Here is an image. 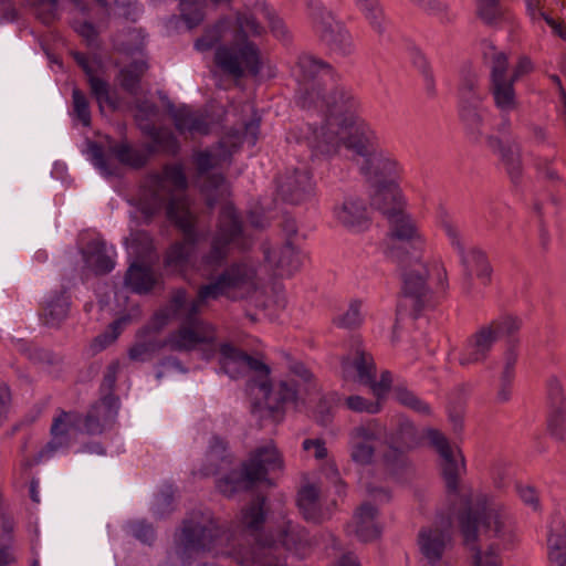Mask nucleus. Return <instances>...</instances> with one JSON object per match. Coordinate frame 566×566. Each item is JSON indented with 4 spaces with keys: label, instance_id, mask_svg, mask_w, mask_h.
Listing matches in <instances>:
<instances>
[{
    "label": "nucleus",
    "instance_id": "1",
    "mask_svg": "<svg viewBox=\"0 0 566 566\" xmlns=\"http://www.w3.org/2000/svg\"><path fill=\"white\" fill-rule=\"evenodd\" d=\"M188 186L181 165H167L160 174H150L140 191L137 212L144 222L166 208L168 220L174 222L185 235L184 241L175 242L166 251L165 268L187 277L190 272L202 276L218 269L229 256L232 248H248L242 223L231 203H226L220 212L217 230L210 241V249L198 256L195 249L201 239L197 230V217L192 201L185 195Z\"/></svg>",
    "mask_w": 566,
    "mask_h": 566
},
{
    "label": "nucleus",
    "instance_id": "2",
    "mask_svg": "<svg viewBox=\"0 0 566 566\" xmlns=\"http://www.w3.org/2000/svg\"><path fill=\"white\" fill-rule=\"evenodd\" d=\"M265 499L256 497L241 511L232 530L219 526L211 511L197 509L187 514L175 534V546L180 554L209 552L231 556L243 566H284L275 553L283 548L305 557L311 548L306 531L285 516L277 526L276 537L261 538L265 518Z\"/></svg>",
    "mask_w": 566,
    "mask_h": 566
},
{
    "label": "nucleus",
    "instance_id": "3",
    "mask_svg": "<svg viewBox=\"0 0 566 566\" xmlns=\"http://www.w3.org/2000/svg\"><path fill=\"white\" fill-rule=\"evenodd\" d=\"M258 289V265L243 259L232 262L212 281L201 285L197 298L191 302L187 301L185 290L176 291L169 306L155 313L149 324L138 332L137 342L128 350L129 358L147 361L166 346L171 350L188 352L201 344H212L214 327L198 318L200 307L220 297L244 300Z\"/></svg>",
    "mask_w": 566,
    "mask_h": 566
},
{
    "label": "nucleus",
    "instance_id": "4",
    "mask_svg": "<svg viewBox=\"0 0 566 566\" xmlns=\"http://www.w3.org/2000/svg\"><path fill=\"white\" fill-rule=\"evenodd\" d=\"M295 75L300 83L305 84L319 77L311 91L300 97L304 108H314L322 122L310 123L303 132V138L314 156L332 158L345 147L365 161L377 148L380 138L376 129L361 117V103L352 91L337 85L328 88L327 83L334 81V73L328 64L313 55L298 57Z\"/></svg>",
    "mask_w": 566,
    "mask_h": 566
},
{
    "label": "nucleus",
    "instance_id": "5",
    "mask_svg": "<svg viewBox=\"0 0 566 566\" xmlns=\"http://www.w3.org/2000/svg\"><path fill=\"white\" fill-rule=\"evenodd\" d=\"M426 437L440 457V465L448 491L453 494L459 507L460 532L464 545L475 551L474 566H502L500 551L512 549L517 543L515 527L504 505L493 495L458 490L459 476L465 471L464 457L458 447L436 429H427Z\"/></svg>",
    "mask_w": 566,
    "mask_h": 566
},
{
    "label": "nucleus",
    "instance_id": "6",
    "mask_svg": "<svg viewBox=\"0 0 566 566\" xmlns=\"http://www.w3.org/2000/svg\"><path fill=\"white\" fill-rule=\"evenodd\" d=\"M255 14L268 20L275 38L285 39L287 31L282 20L262 0H258L255 13L247 11L235 19L222 18L207 29L195 42L196 50L206 52L213 49L216 67L235 81L245 76L256 77L263 67V59L259 45L250 38L261 36L264 28Z\"/></svg>",
    "mask_w": 566,
    "mask_h": 566
},
{
    "label": "nucleus",
    "instance_id": "7",
    "mask_svg": "<svg viewBox=\"0 0 566 566\" xmlns=\"http://www.w3.org/2000/svg\"><path fill=\"white\" fill-rule=\"evenodd\" d=\"M220 365L232 379L249 377L247 391L252 399L251 412L260 420L280 422L287 407L301 411L316 388L312 373L298 361L291 364L285 378L270 386V368L230 344L220 347Z\"/></svg>",
    "mask_w": 566,
    "mask_h": 566
},
{
    "label": "nucleus",
    "instance_id": "8",
    "mask_svg": "<svg viewBox=\"0 0 566 566\" xmlns=\"http://www.w3.org/2000/svg\"><path fill=\"white\" fill-rule=\"evenodd\" d=\"M387 195L389 200L381 201L380 195H377L371 205L386 216L389 223L381 250L401 268L402 298L398 310L411 308L418 315L431 297L426 283L428 271L423 263L428 240L413 217L406 212L401 190L391 188Z\"/></svg>",
    "mask_w": 566,
    "mask_h": 566
},
{
    "label": "nucleus",
    "instance_id": "9",
    "mask_svg": "<svg viewBox=\"0 0 566 566\" xmlns=\"http://www.w3.org/2000/svg\"><path fill=\"white\" fill-rule=\"evenodd\" d=\"M206 459L207 464L200 470V475H219L217 489L226 496L247 490L255 482L266 481L268 474L281 471L283 467L282 457L272 441L251 452L240 471L231 468L232 458L219 437L210 440Z\"/></svg>",
    "mask_w": 566,
    "mask_h": 566
},
{
    "label": "nucleus",
    "instance_id": "10",
    "mask_svg": "<svg viewBox=\"0 0 566 566\" xmlns=\"http://www.w3.org/2000/svg\"><path fill=\"white\" fill-rule=\"evenodd\" d=\"M260 122V117H253L240 130H228L214 146L193 153L192 159L197 168L196 185L205 196L208 206L213 207L230 195V187L224 176L219 172L211 174V171L229 166L233 156L244 144L255 146Z\"/></svg>",
    "mask_w": 566,
    "mask_h": 566
},
{
    "label": "nucleus",
    "instance_id": "11",
    "mask_svg": "<svg viewBox=\"0 0 566 566\" xmlns=\"http://www.w3.org/2000/svg\"><path fill=\"white\" fill-rule=\"evenodd\" d=\"M118 409V398L109 392L91 407L84 419L76 412L61 411L52 422V438L39 452L36 461L46 460L59 450L66 448L70 444L71 436L81 430V423L87 434L103 433L115 422Z\"/></svg>",
    "mask_w": 566,
    "mask_h": 566
},
{
    "label": "nucleus",
    "instance_id": "12",
    "mask_svg": "<svg viewBox=\"0 0 566 566\" xmlns=\"http://www.w3.org/2000/svg\"><path fill=\"white\" fill-rule=\"evenodd\" d=\"M340 370L344 381L369 386L377 397V401L387 395L392 382L389 371L381 373L380 379L376 381V367L373 356L359 339L352 342L348 354L342 358Z\"/></svg>",
    "mask_w": 566,
    "mask_h": 566
},
{
    "label": "nucleus",
    "instance_id": "13",
    "mask_svg": "<svg viewBox=\"0 0 566 566\" xmlns=\"http://www.w3.org/2000/svg\"><path fill=\"white\" fill-rule=\"evenodd\" d=\"M484 57L490 64L489 91L494 106L502 116H507L520 106L515 82L509 77V57L493 46L484 52Z\"/></svg>",
    "mask_w": 566,
    "mask_h": 566
},
{
    "label": "nucleus",
    "instance_id": "14",
    "mask_svg": "<svg viewBox=\"0 0 566 566\" xmlns=\"http://www.w3.org/2000/svg\"><path fill=\"white\" fill-rule=\"evenodd\" d=\"M359 165L361 172L375 184L370 197V205H373V199L377 195H380L381 201H386L389 200L387 192H389L391 188L400 190L398 179L403 172V167L389 151L379 147L375 154L365 159V161H359Z\"/></svg>",
    "mask_w": 566,
    "mask_h": 566
},
{
    "label": "nucleus",
    "instance_id": "15",
    "mask_svg": "<svg viewBox=\"0 0 566 566\" xmlns=\"http://www.w3.org/2000/svg\"><path fill=\"white\" fill-rule=\"evenodd\" d=\"M438 226L444 231L451 247L458 252L461 262L469 274H475L481 279H489L491 268L485 254L474 248H469L459 229L458 223L444 209H440L437 216Z\"/></svg>",
    "mask_w": 566,
    "mask_h": 566
},
{
    "label": "nucleus",
    "instance_id": "16",
    "mask_svg": "<svg viewBox=\"0 0 566 566\" xmlns=\"http://www.w3.org/2000/svg\"><path fill=\"white\" fill-rule=\"evenodd\" d=\"M382 431L384 428L377 420H370L348 432V452L356 465L367 467L373 463L375 443L380 439Z\"/></svg>",
    "mask_w": 566,
    "mask_h": 566
},
{
    "label": "nucleus",
    "instance_id": "17",
    "mask_svg": "<svg viewBox=\"0 0 566 566\" xmlns=\"http://www.w3.org/2000/svg\"><path fill=\"white\" fill-rule=\"evenodd\" d=\"M315 32L331 50L346 55L353 51V40L342 23L336 21L322 6H316L312 12Z\"/></svg>",
    "mask_w": 566,
    "mask_h": 566
},
{
    "label": "nucleus",
    "instance_id": "18",
    "mask_svg": "<svg viewBox=\"0 0 566 566\" xmlns=\"http://www.w3.org/2000/svg\"><path fill=\"white\" fill-rule=\"evenodd\" d=\"M419 549L422 557L431 565L441 562L446 552L452 545L451 520L424 527L418 536Z\"/></svg>",
    "mask_w": 566,
    "mask_h": 566
},
{
    "label": "nucleus",
    "instance_id": "19",
    "mask_svg": "<svg viewBox=\"0 0 566 566\" xmlns=\"http://www.w3.org/2000/svg\"><path fill=\"white\" fill-rule=\"evenodd\" d=\"M421 436L415 424L402 420L397 430L388 438V451L384 455L387 465L396 467L405 462V453L420 444Z\"/></svg>",
    "mask_w": 566,
    "mask_h": 566
},
{
    "label": "nucleus",
    "instance_id": "20",
    "mask_svg": "<svg viewBox=\"0 0 566 566\" xmlns=\"http://www.w3.org/2000/svg\"><path fill=\"white\" fill-rule=\"evenodd\" d=\"M277 192L282 200L296 205L314 196L315 184L308 170L295 169L280 179Z\"/></svg>",
    "mask_w": 566,
    "mask_h": 566
},
{
    "label": "nucleus",
    "instance_id": "21",
    "mask_svg": "<svg viewBox=\"0 0 566 566\" xmlns=\"http://www.w3.org/2000/svg\"><path fill=\"white\" fill-rule=\"evenodd\" d=\"M334 219L352 232H361L369 228L370 218L365 203L355 196L345 197L332 210Z\"/></svg>",
    "mask_w": 566,
    "mask_h": 566
},
{
    "label": "nucleus",
    "instance_id": "22",
    "mask_svg": "<svg viewBox=\"0 0 566 566\" xmlns=\"http://www.w3.org/2000/svg\"><path fill=\"white\" fill-rule=\"evenodd\" d=\"M264 260L269 268L279 276H290L296 272L303 262V254L291 242L282 247L263 249Z\"/></svg>",
    "mask_w": 566,
    "mask_h": 566
},
{
    "label": "nucleus",
    "instance_id": "23",
    "mask_svg": "<svg viewBox=\"0 0 566 566\" xmlns=\"http://www.w3.org/2000/svg\"><path fill=\"white\" fill-rule=\"evenodd\" d=\"M496 340V335L492 327H488V325L482 326L463 345L458 357L460 365L469 366L483 361Z\"/></svg>",
    "mask_w": 566,
    "mask_h": 566
},
{
    "label": "nucleus",
    "instance_id": "24",
    "mask_svg": "<svg viewBox=\"0 0 566 566\" xmlns=\"http://www.w3.org/2000/svg\"><path fill=\"white\" fill-rule=\"evenodd\" d=\"M82 256L85 266L96 274L108 273L115 266L114 248L108 247L99 237H95L82 248Z\"/></svg>",
    "mask_w": 566,
    "mask_h": 566
},
{
    "label": "nucleus",
    "instance_id": "25",
    "mask_svg": "<svg viewBox=\"0 0 566 566\" xmlns=\"http://www.w3.org/2000/svg\"><path fill=\"white\" fill-rule=\"evenodd\" d=\"M171 116L177 130L180 133L208 135L213 124L206 111H195L187 105L172 109Z\"/></svg>",
    "mask_w": 566,
    "mask_h": 566
},
{
    "label": "nucleus",
    "instance_id": "26",
    "mask_svg": "<svg viewBox=\"0 0 566 566\" xmlns=\"http://www.w3.org/2000/svg\"><path fill=\"white\" fill-rule=\"evenodd\" d=\"M376 515L377 510L369 503H364L347 526V532L355 534L361 542H370L378 538L380 527L376 522Z\"/></svg>",
    "mask_w": 566,
    "mask_h": 566
},
{
    "label": "nucleus",
    "instance_id": "27",
    "mask_svg": "<svg viewBox=\"0 0 566 566\" xmlns=\"http://www.w3.org/2000/svg\"><path fill=\"white\" fill-rule=\"evenodd\" d=\"M75 61L82 66L85 74L87 75V80L90 83L91 92L96 98L99 108H103L104 105H107L111 108H116L118 106L117 99L111 94L108 83L96 76L93 66L87 56L82 53L74 54Z\"/></svg>",
    "mask_w": 566,
    "mask_h": 566
},
{
    "label": "nucleus",
    "instance_id": "28",
    "mask_svg": "<svg viewBox=\"0 0 566 566\" xmlns=\"http://www.w3.org/2000/svg\"><path fill=\"white\" fill-rule=\"evenodd\" d=\"M489 146L496 153L513 182L522 175L521 149L515 142H503L495 137L489 138Z\"/></svg>",
    "mask_w": 566,
    "mask_h": 566
},
{
    "label": "nucleus",
    "instance_id": "29",
    "mask_svg": "<svg viewBox=\"0 0 566 566\" xmlns=\"http://www.w3.org/2000/svg\"><path fill=\"white\" fill-rule=\"evenodd\" d=\"M549 566H566V525L562 520L552 521L547 534Z\"/></svg>",
    "mask_w": 566,
    "mask_h": 566
},
{
    "label": "nucleus",
    "instance_id": "30",
    "mask_svg": "<svg viewBox=\"0 0 566 566\" xmlns=\"http://www.w3.org/2000/svg\"><path fill=\"white\" fill-rule=\"evenodd\" d=\"M297 505L305 520L318 523L328 516L321 503L319 491L315 485L303 486L297 496Z\"/></svg>",
    "mask_w": 566,
    "mask_h": 566
},
{
    "label": "nucleus",
    "instance_id": "31",
    "mask_svg": "<svg viewBox=\"0 0 566 566\" xmlns=\"http://www.w3.org/2000/svg\"><path fill=\"white\" fill-rule=\"evenodd\" d=\"M158 283V276L150 266L133 262L125 275V285L137 294H147Z\"/></svg>",
    "mask_w": 566,
    "mask_h": 566
},
{
    "label": "nucleus",
    "instance_id": "32",
    "mask_svg": "<svg viewBox=\"0 0 566 566\" xmlns=\"http://www.w3.org/2000/svg\"><path fill=\"white\" fill-rule=\"evenodd\" d=\"M484 97H474L470 102H459V116L472 134H481L484 120L489 114L483 106Z\"/></svg>",
    "mask_w": 566,
    "mask_h": 566
},
{
    "label": "nucleus",
    "instance_id": "33",
    "mask_svg": "<svg viewBox=\"0 0 566 566\" xmlns=\"http://www.w3.org/2000/svg\"><path fill=\"white\" fill-rule=\"evenodd\" d=\"M69 308L70 297L65 291L51 293L44 301V323L48 326H57L67 316Z\"/></svg>",
    "mask_w": 566,
    "mask_h": 566
},
{
    "label": "nucleus",
    "instance_id": "34",
    "mask_svg": "<svg viewBox=\"0 0 566 566\" xmlns=\"http://www.w3.org/2000/svg\"><path fill=\"white\" fill-rule=\"evenodd\" d=\"M24 3L30 7L45 24L53 22L60 11L69 4L83 9L80 0H24Z\"/></svg>",
    "mask_w": 566,
    "mask_h": 566
},
{
    "label": "nucleus",
    "instance_id": "35",
    "mask_svg": "<svg viewBox=\"0 0 566 566\" xmlns=\"http://www.w3.org/2000/svg\"><path fill=\"white\" fill-rule=\"evenodd\" d=\"M139 315H140V311H139V308L136 307L132 311V313L124 315V316L119 317L118 319H116L115 322H113L105 333H103L102 335H98L94 339V342L92 344L93 350L99 352V350L104 349L105 347H107L108 345H111L113 342H115L117 339V337L120 335V333L123 332V329L130 322L136 319Z\"/></svg>",
    "mask_w": 566,
    "mask_h": 566
},
{
    "label": "nucleus",
    "instance_id": "36",
    "mask_svg": "<svg viewBox=\"0 0 566 566\" xmlns=\"http://www.w3.org/2000/svg\"><path fill=\"white\" fill-rule=\"evenodd\" d=\"M111 151L119 163L132 167H142L148 160L151 149L134 148L128 144L122 143L112 146Z\"/></svg>",
    "mask_w": 566,
    "mask_h": 566
},
{
    "label": "nucleus",
    "instance_id": "37",
    "mask_svg": "<svg viewBox=\"0 0 566 566\" xmlns=\"http://www.w3.org/2000/svg\"><path fill=\"white\" fill-rule=\"evenodd\" d=\"M526 7V13L533 23L544 21L551 29L552 32L563 40H566V29L562 23L554 20L551 15L545 13L542 9V0H524Z\"/></svg>",
    "mask_w": 566,
    "mask_h": 566
},
{
    "label": "nucleus",
    "instance_id": "38",
    "mask_svg": "<svg viewBox=\"0 0 566 566\" xmlns=\"http://www.w3.org/2000/svg\"><path fill=\"white\" fill-rule=\"evenodd\" d=\"M147 70L145 61H134L127 67L119 72V83L123 88L129 93H135L138 90L139 81L144 72Z\"/></svg>",
    "mask_w": 566,
    "mask_h": 566
},
{
    "label": "nucleus",
    "instance_id": "39",
    "mask_svg": "<svg viewBox=\"0 0 566 566\" xmlns=\"http://www.w3.org/2000/svg\"><path fill=\"white\" fill-rule=\"evenodd\" d=\"M394 396L399 403L420 415L428 416L431 413L430 406L405 387H396Z\"/></svg>",
    "mask_w": 566,
    "mask_h": 566
},
{
    "label": "nucleus",
    "instance_id": "40",
    "mask_svg": "<svg viewBox=\"0 0 566 566\" xmlns=\"http://www.w3.org/2000/svg\"><path fill=\"white\" fill-rule=\"evenodd\" d=\"M340 401L338 394L331 392L319 398L316 408L313 410L314 419L322 426H327L333 418V409Z\"/></svg>",
    "mask_w": 566,
    "mask_h": 566
},
{
    "label": "nucleus",
    "instance_id": "41",
    "mask_svg": "<svg viewBox=\"0 0 566 566\" xmlns=\"http://www.w3.org/2000/svg\"><path fill=\"white\" fill-rule=\"evenodd\" d=\"M181 18L189 29L197 27L205 18L202 0H179Z\"/></svg>",
    "mask_w": 566,
    "mask_h": 566
},
{
    "label": "nucleus",
    "instance_id": "42",
    "mask_svg": "<svg viewBox=\"0 0 566 566\" xmlns=\"http://www.w3.org/2000/svg\"><path fill=\"white\" fill-rule=\"evenodd\" d=\"M546 395L551 408H565L566 394L562 379L552 375L546 381Z\"/></svg>",
    "mask_w": 566,
    "mask_h": 566
},
{
    "label": "nucleus",
    "instance_id": "43",
    "mask_svg": "<svg viewBox=\"0 0 566 566\" xmlns=\"http://www.w3.org/2000/svg\"><path fill=\"white\" fill-rule=\"evenodd\" d=\"M547 428L556 440H564L566 438V407L551 408Z\"/></svg>",
    "mask_w": 566,
    "mask_h": 566
},
{
    "label": "nucleus",
    "instance_id": "44",
    "mask_svg": "<svg viewBox=\"0 0 566 566\" xmlns=\"http://www.w3.org/2000/svg\"><path fill=\"white\" fill-rule=\"evenodd\" d=\"M522 321L517 316L505 314L493 319L488 327H492L495 332L496 339L504 335H511L520 329Z\"/></svg>",
    "mask_w": 566,
    "mask_h": 566
},
{
    "label": "nucleus",
    "instance_id": "45",
    "mask_svg": "<svg viewBox=\"0 0 566 566\" xmlns=\"http://www.w3.org/2000/svg\"><path fill=\"white\" fill-rule=\"evenodd\" d=\"M363 304L358 300H354L349 303L347 311L337 317L336 323L340 327L352 328L360 325L364 319L361 312Z\"/></svg>",
    "mask_w": 566,
    "mask_h": 566
},
{
    "label": "nucleus",
    "instance_id": "46",
    "mask_svg": "<svg viewBox=\"0 0 566 566\" xmlns=\"http://www.w3.org/2000/svg\"><path fill=\"white\" fill-rule=\"evenodd\" d=\"M74 116L87 127L91 125V111L86 96L78 88H74L72 93Z\"/></svg>",
    "mask_w": 566,
    "mask_h": 566
},
{
    "label": "nucleus",
    "instance_id": "47",
    "mask_svg": "<svg viewBox=\"0 0 566 566\" xmlns=\"http://www.w3.org/2000/svg\"><path fill=\"white\" fill-rule=\"evenodd\" d=\"M374 29L381 30L382 12L376 0H355Z\"/></svg>",
    "mask_w": 566,
    "mask_h": 566
},
{
    "label": "nucleus",
    "instance_id": "48",
    "mask_svg": "<svg viewBox=\"0 0 566 566\" xmlns=\"http://www.w3.org/2000/svg\"><path fill=\"white\" fill-rule=\"evenodd\" d=\"M345 403L349 410L355 412H367L375 415L378 413L381 409L380 401H369L357 395L347 397Z\"/></svg>",
    "mask_w": 566,
    "mask_h": 566
},
{
    "label": "nucleus",
    "instance_id": "49",
    "mask_svg": "<svg viewBox=\"0 0 566 566\" xmlns=\"http://www.w3.org/2000/svg\"><path fill=\"white\" fill-rule=\"evenodd\" d=\"M478 76L471 74L464 77L459 86V102H470L474 97H483V94L478 91Z\"/></svg>",
    "mask_w": 566,
    "mask_h": 566
},
{
    "label": "nucleus",
    "instance_id": "50",
    "mask_svg": "<svg viewBox=\"0 0 566 566\" xmlns=\"http://www.w3.org/2000/svg\"><path fill=\"white\" fill-rule=\"evenodd\" d=\"M322 474L334 486L335 492L338 495H342L345 492L346 483L342 480L335 462H326L322 468Z\"/></svg>",
    "mask_w": 566,
    "mask_h": 566
},
{
    "label": "nucleus",
    "instance_id": "51",
    "mask_svg": "<svg viewBox=\"0 0 566 566\" xmlns=\"http://www.w3.org/2000/svg\"><path fill=\"white\" fill-rule=\"evenodd\" d=\"M130 532L135 538L144 544H151L155 539L153 526L145 521H136L130 524Z\"/></svg>",
    "mask_w": 566,
    "mask_h": 566
},
{
    "label": "nucleus",
    "instance_id": "52",
    "mask_svg": "<svg viewBox=\"0 0 566 566\" xmlns=\"http://www.w3.org/2000/svg\"><path fill=\"white\" fill-rule=\"evenodd\" d=\"M478 10L486 23H494L500 13L497 0H479Z\"/></svg>",
    "mask_w": 566,
    "mask_h": 566
},
{
    "label": "nucleus",
    "instance_id": "53",
    "mask_svg": "<svg viewBox=\"0 0 566 566\" xmlns=\"http://www.w3.org/2000/svg\"><path fill=\"white\" fill-rule=\"evenodd\" d=\"M74 31L85 39L90 44L94 43L97 39V31L95 27L88 21L74 20L72 22Z\"/></svg>",
    "mask_w": 566,
    "mask_h": 566
},
{
    "label": "nucleus",
    "instance_id": "54",
    "mask_svg": "<svg viewBox=\"0 0 566 566\" xmlns=\"http://www.w3.org/2000/svg\"><path fill=\"white\" fill-rule=\"evenodd\" d=\"M160 368L161 369H159L156 374L157 379H161L164 376L172 373L185 374L187 371V369L182 367L181 363L172 357L164 359L160 363Z\"/></svg>",
    "mask_w": 566,
    "mask_h": 566
},
{
    "label": "nucleus",
    "instance_id": "55",
    "mask_svg": "<svg viewBox=\"0 0 566 566\" xmlns=\"http://www.w3.org/2000/svg\"><path fill=\"white\" fill-rule=\"evenodd\" d=\"M534 69L533 62L527 56H521L513 67V72L509 77L514 82H517L523 76L530 74Z\"/></svg>",
    "mask_w": 566,
    "mask_h": 566
},
{
    "label": "nucleus",
    "instance_id": "56",
    "mask_svg": "<svg viewBox=\"0 0 566 566\" xmlns=\"http://www.w3.org/2000/svg\"><path fill=\"white\" fill-rule=\"evenodd\" d=\"M90 151L92 155L93 164L101 171V174L111 176L113 171L107 166L102 148L96 144H92L90 146Z\"/></svg>",
    "mask_w": 566,
    "mask_h": 566
},
{
    "label": "nucleus",
    "instance_id": "57",
    "mask_svg": "<svg viewBox=\"0 0 566 566\" xmlns=\"http://www.w3.org/2000/svg\"><path fill=\"white\" fill-rule=\"evenodd\" d=\"M303 449L307 452L313 451L315 459L321 460L327 457V448L321 439H306L303 441Z\"/></svg>",
    "mask_w": 566,
    "mask_h": 566
},
{
    "label": "nucleus",
    "instance_id": "58",
    "mask_svg": "<svg viewBox=\"0 0 566 566\" xmlns=\"http://www.w3.org/2000/svg\"><path fill=\"white\" fill-rule=\"evenodd\" d=\"M516 360L517 353L514 349H509L504 356V368L501 376L502 381H512Z\"/></svg>",
    "mask_w": 566,
    "mask_h": 566
},
{
    "label": "nucleus",
    "instance_id": "59",
    "mask_svg": "<svg viewBox=\"0 0 566 566\" xmlns=\"http://www.w3.org/2000/svg\"><path fill=\"white\" fill-rule=\"evenodd\" d=\"M517 492L521 500L530 505L534 511L539 507L538 496L536 491L530 485H518Z\"/></svg>",
    "mask_w": 566,
    "mask_h": 566
},
{
    "label": "nucleus",
    "instance_id": "60",
    "mask_svg": "<svg viewBox=\"0 0 566 566\" xmlns=\"http://www.w3.org/2000/svg\"><path fill=\"white\" fill-rule=\"evenodd\" d=\"M172 502V491L169 488L167 492H163L155 497V504L153 506V512L156 516H161L165 513V510L161 507H169Z\"/></svg>",
    "mask_w": 566,
    "mask_h": 566
},
{
    "label": "nucleus",
    "instance_id": "61",
    "mask_svg": "<svg viewBox=\"0 0 566 566\" xmlns=\"http://www.w3.org/2000/svg\"><path fill=\"white\" fill-rule=\"evenodd\" d=\"M119 370V363L113 361L108 367L104 375V379L102 382V388L106 391H112L114 389L117 373Z\"/></svg>",
    "mask_w": 566,
    "mask_h": 566
},
{
    "label": "nucleus",
    "instance_id": "62",
    "mask_svg": "<svg viewBox=\"0 0 566 566\" xmlns=\"http://www.w3.org/2000/svg\"><path fill=\"white\" fill-rule=\"evenodd\" d=\"M11 395L8 386L0 385V423L7 418L10 410Z\"/></svg>",
    "mask_w": 566,
    "mask_h": 566
},
{
    "label": "nucleus",
    "instance_id": "63",
    "mask_svg": "<svg viewBox=\"0 0 566 566\" xmlns=\"http://www.w3.org/2000/svg\"><path fill=\"white\" fill-rule=\"evenodd\" d=\"M415 3H418L424 10L429 11L431 14H440L446 10V4L441 0H411Z\"/></svg>",
    "mask_w": 566,
    "mask_h": 566
},
{
    "label": "nucleus",
    "instance_id": "64",
    "mask_svg": "<svg viewBox=\"0 0 566 566\" xmlns=\"http://www.w3.org/2000/svg\"><path fill=\"white\" fill-rule=\"evenodd\" d=\"M115 4L124 9L123 14L127 19H135L136 15L140 12V7L136 1L120 2L119 0H115Z\"/></svg>",
    "mask_w": 566,
    "mask_h": 566
}]
</instances>
